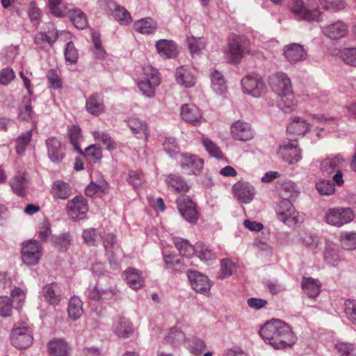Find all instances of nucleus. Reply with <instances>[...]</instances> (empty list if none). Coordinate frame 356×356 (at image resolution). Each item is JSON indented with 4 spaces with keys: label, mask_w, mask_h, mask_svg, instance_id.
I'll use <instances>...</instances> for the list:
<instances>
[{
    "label": "nucleus",
    "mask_w": 356,
    "mask_h": 356,
    "mask_svg": "<svg viewBox=\"0 0 356 356\" xmlns=\"http://www.w3.org/2000/svg\"><path fill=\"white\" fill-rule=\"evenodd\" d=\"M259 334L266 343L276 349L292 346L296 336L285 323L274 320L267 322L260 330Z\"/></svg>",
    "instance_id": "nucleus-1"
},
{
    "label": "nucleus",
    "mask_w": 356,
    "mask_h": 356,
    "mask_svg": "<svg viewBox=\"0 0 356 356\" xmlns=\"http://www.w3.org/2000/svg\"><path fill=\"white\" fill-rule=\"evenodd\" d=\"M272 87L278 95V106L285 113L293 112L296 107L291 81L284 73H277L272 79Z\"/></svg>",
    "instance_id": "nucleus-2"
},
{
    "label": "nucleus",
    "mask_w": 356,
    "mask_h": 356,
    "mask_svg": "<svg viewBox=\"0 0 356 356\" xmlns=\"http://www.w3.org/2000/svg\"><path fill=\"white\" fill-rule=\"evenodd\" d=\"M160 83V77L156 69L146 66L143 70V77L138 83L141 92L147 97L154 95L155 88Z\"/></svg>",
    "instance_id": "nucleus-3"
},
{
    "label": "nucleus",
    "mask_w": 356,
    "mask_h": 356,
    "mask_svg": "<svg viewBox=\"0 0 356 356\" xmlns=\"http://www.w3.org/2000/svg\"><path fill=\"white\" fill-rule=\"evenodd\" d=\"M324 219L328 225L339 227L350 222L354 219V213L350 208H330L326 211Z\"/></svg>",
    "instance_id": "nucleus-4"
},
{
    "label": "nucleus",
    "mask_w": 356,
    "mask_h": 356,
    "mask_svg": "<svg viewBox=\"0 0 356 356\" xmlns=\"http://www.w3.org/2000/svg\"><path fill=\"white\" fill-rule=\"evenodd\" d=\"M41 252L42 248L38 241L34 240L27 241L22 246V259L26 265H35L39 262Z\"/></svg>",
    "instance_id": "nucleus-5"
},
{
    "label": "nucleus",
    "mask_w": 356,
    "mask_h": 356,
    "mask_svg": "<svg viewBox=\"0 0 356 356\" xmlns=\"http://www.w3.org/2000/svg\"><path fill=\"white\" fill-rule=\"evenodd\" d=\"M177 207L181 216L188 222H195L198 219L197 205L188 196L183 195L178 197Z\"/></svg>",
    "instance_id": "nucleus-6"
},
{
    "label": "nucleus",
    "mask_w": 356,
    "mask_h": 356,
    "mask_svg": "<svg viewBox=\"0 0 356 356\" xmlns=\"http://www.w3.org/2000/svg\"><path fill=\"white\" fill-rule=\"evenodd\" d=\"M33 341L32 333L25 326H15L11 332V343L17 348L29 347Z\"/></svg>",
    "instance_id": "nucleus-7"
},
{
    "label": "nucleus",
    "mask_w": 356,
    "mask_h": 356,
    "mask_svg": "<svg viewBox=\"0 0 356 356\" xmlns=\"http://www.w3.org/2000/svg\"><path fill=\"white\" fill-rule=\"evenodd\" d=\"M241 84L243 92L254 97H259L265 90L264 81L260 76L256 74L245 76L241 81Z\"/></svg>",
    "instance_id": "nucleus-8"
},
{
    "label": "nucleus",
    "mask_w": 356,
    "mask_h": 356,
    "mask_svg": "<svg viewBox=\"0 0 356 356\" xmlns=\"http://www.w3.org/2000/svg\"><path fill=\"white\" fill-rule=\"evenodd\" d=\"M289 8L298 17L307 21L318 20L321 17V12L318 9H308L302 0H292Z\"/></svg>",
    "instance_id": "nucleus-9"
},
{
    "label": "nucleus",
    "mask_w": 356,
    "mask_h": 356,
    "mask_svg": "<svg viewBox=\"0 0 356 356\" xmlns=\"http://www.w3.org/2000/svg\"><path fill=\"white\" fill-rule=\"evenodd\" d=\"M180 165L188 174L198 175L203 169L204 161L195 155L185 154L181 156Z\"/></svg>",
    "instance_id": "nucleus-10"
},
{
    "label": "nucleus",
    "mask_w": 356,
    "mask_h": 356,
    "mask_svg": "<svg viewBox=\"0 0 356 356\" xmlns=\"http://www.w3.org/2000/svg\"><path fill=\"white\" fill-rule=\"evenodd\" d=\"M188 277L192 288L197 292L204 295L208 294L211 283L208 277L201 273L190 270Z\"/></svg>",
    "instance_id": "nucleus-11"
},
{
    "label": "nucleus",
    "mask_w": 356,
    "mask_h": 356,
    "mask_svg": "<svg viewBox=\"0 0 356 356\" xmlns=\"http://www.w3.org/2000/svg\"><path fill=\"white\" fill-rule=\"evenodd\" d=\"M88 211V205L86 200L81 196H76L68 201L67 212L72 218H82Z\"/></svg>",
    "instance_id": "nucleus-12"
},
{
    "label": "nucleus",
    "mask_w": 356,
    "mask_h": 356,
    "mask_svg": "<svg viewBox=\"0 0 356 356\" xmlns=\"http://www.w3.org/2000/svg\"><path fill=\"white\" fill-rule=\"evenodd\" d=\"M249 45L250 43L246 40H236L234 42L229 44L226 54L232 62H236L246 54H255V52L250 51Z\"/></svg>",
    "instance_id": "nucleus-13"
},
{
    "label": "nucleus",
    "mask_w": 356,
    "mask_h": 356,
    "mask_svg": "<svg viewBox=\"0 0 356 356\" xmlns=\"http://www.w3.org/2000/svg\"><path fill=\"white\" fill-rule=\"evenodd\" d=\"M234 197L242 203H248L254 197V191L252 186L244 181H238L233 186Z\"/></svg>",
    "instance_id": "nucleus-14"
},
{
    "label": "nucleus",
    "mask_w": 356,
    "mask_h": 356,
    "mask_svg": "<svg viewBox=\"0 0 356 356\" xmlns=\"http://www.w3.org/2000/svg\"><path fill=\"white\" fill-rule=\"evenodd\" d=\"M280 220L288 225H294L297 222V213L290 201H282L280 204Z\"/></svg>",
    "instance_id": "nucleus-15"
},
{
    "label": "nucleus",
    "mask_w": 356,
    "mask_h": 356,
    "mask_svg": "<svg viewBox=\"0 0 356 356\" xmlns=\"http://www.w3.org/2000/svg\"><path fill=\"white\" fill-rule=\"evenodd\" d=\"M348 26L341 21L335 22L324 29V33L332 40H339L347 35Z\"/></svg>",
    "instance_id": "nucleus-16"
},
{
    "label": "nucleus",
    "mask_w": 356,
    "mask_h": 356,
    "mask_svg": "<svg viewBox=\"0 0 356 356\" xmlns=\"http://www.w3.org/2000/svg\"><path fill=\"white\" fill-rule=\"evenodd\" d=\"M279 154L289 163H297L301 159L300 150L296 145L289 143H283L279 148Z\"/></svg>",
    "instance_id": "nucleus-17"
},
{
    "label": "nucleus",
    "mask_w": 356,
    "mask_h": 356,
    "mask_svg": "<svg viewBox=\"0 0 356 356\" xmlns=\"http://www.w3.org/2000/svg\"><path fill=\"white\" fill-rule=\"evenodd\" d=\"M285 58L291 63H296L304 60L307 57V53L302 45L291 44L284 49Z\"/></svg>",
    "instance_id": "nucleus-18"
},
{
    "label": "nucleus",
    "mask_w": 356,
    "mask_h": 356,
    "mask_svg": "<svg viewBox=\"0 0 356 356\" xmlns=\"http://www.w3.org/2000/svg\"><path fill=\"white\" fill-rule=\"evenodd\" d=\"M49 356H68L67 343L61 339H54L47 344Z\"/></svg>",
    "instance_id": "nucleus-19"
},
{
    "label": "nucleus",
    "mask_w": 356,
    "mask_h": 356,
    "mask_svg": "<svg viewBox=\"0 0 356 356\" xmlns=\"http://www.w3.org/2000/svg\"><path fill=\"white\" fill-rule=\"evenodd\" d=\"M173 241L181 256L190 259L196 255V248L188 240L176 237L174 238Z\"/></svg>",
    "instance_id": "nucleus-20"
},
{
    "label": "nucleus",
    "mask_w": 356,
    "mask_h": 356,
    "mask_svg": "<svg viewBox=\"0 0 356 356\" xmlns=\"http://www.w3.org/2000/svg\"><path fill=\"white\" fill-rule=\"evenodd\" d=\"M106 8L113 12V17L121 24H128L131 22V17L128 11L123 7L117 6L114 2L109 1L104 2Z\"/></svg>",
    "instance_id": "nucleus-21"
},
{
    "label": "nucleus",
    "mask_w": 356,
    "mask_h": 356,
    "mask_svg": "<svg viewBox=\"0 0 356 356\" xmlns=\"http://www.w3.org/2000/svg\"><path fill=\"white\" fill-rule=\"evenodd\" d=\"M181 115L185 121L193 124H199L202 119L200 110L193 104L183 106L181 110Z\"/></svg>",
    "instance_id": "nucleus-22"
},
{
    "label": "nucleus",
    "mask_w": 356,
    "mask_h": 356,
    "mask_svg": "<svg viewBox=\"0 0 356 356\" xmlns=\"http://www.w3.org/2000/svg\"><path fill=\"white\" fill-rule=\"evenodd\" d=\"M233 136L240 140H248L252 138L250 127L245 122L237 121L232 127Z\"/></svg>",
    "instance_id": "nucleus-23"
},
{
    "label": "nucleus",
    "mask_w": 356,
    "mask_h": 356,
    "mask_svg": "<svg viewBox=\"0 0 356 356\" xmlns=\"http://www.w3.org/2000/svg\"><path fill=\"white\" fill-rule=\"evenodd\" d=\"M176 80L179 85L186 88L193 86L196 81L193 73L184 67H180L177 70Z\"/></svg>",
    "instance_id": "nucleus-24"
},
{
    "label": "nucleus",
    "mask_w": 356,
    "mask_h": 356,
    "mask_svg": "<svg viewBox=\"0 0 356 356\" xmlns=\"http://www.w3.org/2000/svg\"><path fill=\"white\" fill-rule=\"evenodd\" d=\"M48 155L53 162H58L62 160L63 154L60 142L56 138H49L47 140Z\"/></svg>",
    "instance_id": "nucleus-25"
},
{
    "label": "nucleus",
    "mask_w": 356,
    "mask_h": 356,
    "mask_svg": "<svg viewBox=\"0 0 356 356\" xmlns=\"http://www.w3.org/2000/svg\"><path fill=\"white\" fill-rule=\"evenodd\" d=\"M156 47L158 53L163 57H173L177 53V45L172 40H160L156 42Z\"/></svg>",
    "instance_id": "nucleus-26"
},
{
    "label": "nucleus",
    "mask_w": 356,
    "mask_h": 356,
    "mask_svg": "<svg viewBox=\"0 0 356 356\" xmlns=\"http://www.w3.org/2000/svg\"><path fill=\"white\" fill-rule=\"evenodd\" d=\"M114 332L122 337H129L134 332L132 323L124 318H119L114 321L113 324Z\"/></svg>",
    "instance_id": "nucleus-27"
},
{
    "label": "nucleus",
    "mask_w": 356,
    "mask_h": 356,
    "mask_svg": "<svg viewBox=\"0 0 356 356\" xmlns=\"http://www.w3.org/2000/svg\"><path fill=\"white\" fill-rule=\"evenodd\" d=\"M51 193L55 198L65 200L70 196L71 188L67 183L59 180L51 185Z\"/></svg>",
    "instance_id": "nucleus-28"
},
{
    "label": "nucleus",
    "mask_w": 356,
    "mask_h": 356,
    "mask_svg": "<svg viewBox=\"0 0 356 356\" xmlns=\"http://www.w3.org/2000/svg\"><path fill=\"white\" fill-rule=\"evenodd\" d=\"M308 129L309 124L300 118L291 120L287 127V131L290 134L296 136L305 134Z\"/></svg>",
    "instance_id": "nucleus-29"
},
{
    "label": "nucleus",
    "mask_w": 356,
    "mask_h": 356,
    "mask_svg": "<svg viewBox=\"0 0 356 356\" xmlns=\"http://www.w3.org/2000/svg\"><path fill=\"white\" fill-rule=\"evenodd\" d=\"M124 275L127 284L131 288L137 289L143 285V279L136 269L129 268L124 272Z\"/></svg>",
    "instance_id": "nucleus-30"
},
{
    "label": "nucleus",
    "mask_w": 356,
    "mask_h": 356,
    "mask_svg": "<svg viewBox=\"0 0 356 356\" xmlns=\"http://www.w3.org/2000/svg\"><path fill=\"white\" fill-rule=\"evenodd\" d=\"M135 30L142 34H151L156 29V23L152 18H143L134 23Z\"/></svg>",
    "instance_id": "nucleus-31"
},
{
    "label": "nucleus",
    "mask_w": 356,
    "mask_h": 356,
    "mask_svg": "<svg viewBox=\"0 0 356 356\" xmlns=\"http://www.w3.org/2000/svg\"><path fill=\"white\" fill-rule=\"evenodd\" d=\"M343 162L344 160L340 156L326 159L322 162L321 169L325 173L332 174L338 171L343 165Z\"/></svg>",
    "instance_id": "nucleus-32"
},
{
    "label": "nucleus",
    "mask_w": 356,
    "mask_h": 356,
    "mask_svg": "<svg viewBox=\"0 0 356 356\" xmlns=\"http://www.w3.org/2000/svg\"><path fill=\"white\" fill-rule=\"evenodd\" d=\"M129 126L132 130L133 133L138 138L147 139V126L144 121H142L138 118H133L129 120Z\"/></svg>",
    "instance_id": "nucleus-33"
},
{
    "label": "nucleus",
    "mask_w": 356,
    "mask_h": 356,
    "mask_svg": "<svg viewBox=\"0 0 356 356\" xmlns=\"http://www.w3.org/2000/svg\"><path fill=\"white\" fill-rule=\"evenodd\" d=\"M69 317L73 320L79 319L83 314V303L82 301L78 297L71 298L68 309H67Z\"/></svg>",
    "instance_id": "nucleus-34"
},
{
    "label": "nucleus",
    "mask_w": 356,
    "mask_h": 356,
    "mask_svg": "<svg viewBox=\"0 0 356 356\" xmlns=\"http://www.w3.org/2000/svg\"><path fill=\"white\" fill-rule=\"evenodd\" d=\"M302 289L309 297H315L321 291V284L316 280L312 278H304Z\"/></svg>",
    "instance_id": "nucleus-35"
},
{
    "label": "nucleus",
    "mask_w": 356,
    "mask_h": 356,
    "mask_svg": "<svg viewBox=\"0 0 356 356\" xmlns=\"http://www.w3.org/2000/svg\"><path fill=\"white\" fill-rule=\"evenodd\" d=\"M167 181L177 193H186L190 188L189 185L179 177L170 175L168 177Z\"/></svg>",
    "instance_id": "nucleus-36"
},
{
    "label": "nucleus",
    "mask_w": 356,
    "mask_h": 356,
    "mask_svg": "<svg viewBox=\"0 0 356 356\" xmlns=\"http://www.w3.org/2000/svg\"><path fill=\"white\" fill-rule=\"evenodd\" d=\"M19 118L22 120L29 121L32 119L33 111L31 106V102L29 98H24L22 104L19 109Z\"/></svg>",
    "instance_id": "nucleus-37"
},
{
    "label": "nucleus",
    "mask_w": 356,
    "mask_h": 356,
    "mask_svg": "<svg viewBox=\"0 0 356 356\" xmlns=\"http://www.w3.org/2000/svg\"><path fill=\"white\" fill-rule=\"evenodd\" d=\"M58 38V31L54 26H51L48 32H40L35 36L36 42L38 43L47 42L53 44Z\"/></svg>",
    "instance_id": "nucleus-38"
},
{
    "label": "nucleus",
    "mask_w": 356,
    "mask_h": 356,
    "mask_svg": "<svg viewBox=\"0 0 356 356\" xmlns=\"http://www.w3.org/2000/svg\"><path fill=\"white\" fill-rule=\"evenodd\" d=\"M212 88L217 93H222L226 90V86L222 75L218 71L214 70L211 74Z\"/></svg>",
    "instance_id": "nucleus-39"
},
{
    "label": "nucleus",
    "mask_w": 356,
    "mask_h": 356,
    "mask_svg": "<svg viewBox=\"0 0 356 356\" xmlns=\"http://www.w3.org/2000/svg\"><path fill=\"white\" fill-rule=\"evenodd\" d=\"M70 19L73 24L79 29H83L88 26V20L84 13L80 10L71 11Z\"/></svg>",
    "instance_id": "nucleus-40"
},
{
    "label": "nucleus",
    "mask_w": 356,
    "mask_h": 356,
    "mask_svg": "<svg viewBox=\"0 0 356 356\" xmlns=\"http://www.w3.org/2000/svg\"><path fill=\"white\" fill-rule=\"evenodd\" d=\"M86 108L90 113L97 115L104 111V105L98 97L92 96L87 100Z\"/></svg>",
    "instance_id": "nucleus-41"
},
{
    "label": "nucleus",
    "mask_w": 356,
    "mask_h": 356,
    "mask_svg": "<svg viewBox=\"0 0 356 356\" xmlns=\"http://www.w3.org/2000/svg\"><path fill=\"white\" fill-rule=\"evenodd\" d=\"M334 349L339 356H356V348L353 345L345 342H337Z\"/></svg>",
    "instance_id": "nucleus-42"
},
{
    "label": "nucleus",
    "mask_w": 356,
    "mask_h": 356,
    "mask_svg": "<svg viewBox=\"0 0 356 356\" xmlns=\"http://www.w3.org/2000/svg\"><path fill=\"white\" fill-rule=\"evenodd\" d=\"M166 342L173 346H178L185 339L184 334L178 330H170L165 338Z\"/></svg>",
    "instance_id": "nucleus-43"
},
{
    "label": "nucleus",
    "mask_w": 356,
    "mask_h": 356,
    "mask_svg": "<svg viewBox=\"0 0 356 356\" xmlns=\"http://www.w3.org/2000/svg\"><path fill=\"white\" fill-rule=\"evenodd\" d=\"M340 57L347 65L356 67V47L343 49Z\"/></svg>",
    "instance_id": "nucleus-44"
},
{
    "label": "nucleus",
    "mask_w": 356,
    "mask_h": 356,
    "mask_svg": "<svg viewBox=\"0 0 356 356\" xmlns=\"http://www.w3.org/2000/svg\"><path fill=\"white\" fill-rule=\"evenodd\" d=\"M44 296L46 300L51 305H58L60 300V293L51 284H48L44 286Z\"/></svg>",
    "instance_id": "nucleus-45"
},
{
    "label": "nucleus",
    "mask_w": 356,
    "mask_h": 356,
    "mask_svg": "<svg viewBox=\"0 0 356 356\" xmlns=\"http://www.w3.org/2000/svg\"><path fill=\"white\" fill-rule=\"evenodd\" d=\"M32 137L31 131H26L22 133L17 139L16 151L17 154H22L25 151L27 145L31 141Z\"/></svg>",
    "instance_id": "nucleus-46"
},
{
    "label": "nucleus",
    "mask_w": 356,
    "mask_h": 356,
    "mask_svg": "<svg viewBox=\"0 0 356 356\" xmlns=\"http://www.w3.org/2000/svg\"><path fill=\"white\" fill-rule=\"evenodd\" d=\"M108 188V184L104 180H102L99 184L92 182L86 188V193L88 196H93L106 191Z\"/></svg>",
    "instance_id": "nucleus-47"
},
{
    "label": "nucleus",
    "mask_w": 356,
    "mask_h": 356,
    "mask_svg": "<svg viewBox=\"0 0 356 356\" xmlns=\"http://www.w3.org/2000/svg\"><path fill=\"white\" fill-rule=\"evenodd\" d=\"M322 7L327 10L338 11L345 8L344 0H319Z\"/></svg>",
    "instance_id": "nucleus-48"
},
{
    "label": "nucleus",
    "mask_w": 356,
    "mask_h": 356,
    "mask_svg": "<svg viewBox=\"0 0 356 356\" xmlns=\"http://www.w3.org/2000/svg\"><path fill=\"white\" fill-rule=\"evenodd\" d=\"M188 42L192 55L199 54L205 47V43L200 38L191 37L188 39Z\"/></svg>",
    "instance_id": "nucleus-49"
},
{
    "label": "nucleus",
    "mask_w": 356,
    "mask_h": 356,
    "mask_svg": "<svg viewBox=\"0 0 356 356\" xmlns=\"http://www.w3.org/2000/svg\"><path fill=\"white\" fill-rule=\"evenodd\" d=\"M13 312V303L10 298L0 296V315L2 317L10 316Z\"/></svg>",
    "instance_id": "nucleus-50"
},
{
    "label": "nucleus",
    "mask_w": 356,
    "mask_h": 356,
    "mask_svg": "<svg viewBox=\"0 0 356 356\" xmlns=\"http://www.w3.org/2000/svg\"><path fill=\"white\" fill-rule=\"evenodd\" d=\"M202 143L205 147L208 153L214 158H221L222 156V153L219 149V147L210 139L204 138L202 139Z\"/></svg>",
    "instance_id": "nucleus-51"
},
{
    "label": "nucleus",
    "mask_w": 356,
    "mask_h": 356,
    "mask_svg": "<svg viewBox=\"0 0 356 356\" xmlns=\"http://www.w3.org/2000/svg\"><path fill=\"white\" fill-rule=\"evenodd\" d=\"M341 245L347 250L356 249V233H344L341 237Z\"/></svg>",
    "instance_id": "nucleus-52"
},
{
    "label": "nucleus",
    "mask_w": 356,
    "mask_h": 356,
    "mask_svg": "<svg viewBox=\"0 0 356 356\" xmlns=\"http://www.w3.org/2000/svg\"><path fill=\"white\" fill-rule=\"evenodd\" d=\"M25 181V177L22 175L16 176L11 179V187L17 195H21L24 193Z\"/></svg>",
    "instance_id": "nucleus-53"
},
{
    "label": "nucleus",
    "mask_w": 356,
    "mask_h": 356,
    "mask_svg": "<svg viewBox=\"0 0 356 356\" xmlns=\"http://www.w3.org/2000/svg\"><path fill=\"white\" fill-rule=\"evenodd\" d=\"M199 249L198 257L201 260L209 261L215 259L213 251L202 243H197L196 250Z\"/></svg>",
    "instance_id": "nucleus-54"
},
{
    "label": "nucleus",
    "mask_w": 356,
    "mask_h": 356,
    "mask_svg": "<svg viewBox=\"0 0 356 356\" xmlns=\"http://www.w3.org/2000/svg\"><path fill=\"white\" fill-rule=\"evenodd\" d=\"M28 14L34 25L38 26L41 20L42 13L35 2H31L29 4Z\"/></svg>",
    "instance_id": "nucleus-55"
},
{
    "label": "nucleus",
    "mask_w": 356,
    "mask_h": 356,
    "mask_svg": "<svg viewBox=\"0 0 356 356\" xmlns=\"http://www.w3.org/2000/svg\"><path fill=\"white\" fill-rule=\"evenodd\" d=\"M93 136L96 141L102 143L107 149H111L115 147V143L108 134L95 131L93 132Z\"/></svg>",
    "instance_id": "nucleus-56"
},
{
    "label": "nucleus",
    "mask_w": 356,
    "mask_h": 356,
    "mask_svg": "<svg viewBox=\"0 0 356 356\" xmlns=\"http://www.w3.org/2000/svg\"><path fill=\"white\" fill-rule=\"evenodd\" d=\"M318 191L324 195H330L334 193L335 189L330 181L321 180L316 184Z\"/></svg>",
    "instance_id": "nucleus-57"
},
{
    "label": "nucleus",
    "mask_w": 356,
    "mask_h": 356,
    "mask_svg": "<svg viewBox=\"0 0 356 356\" xmlns=\"http://www.w3.org/2000/svg\"><path fill=\"white\" fill-rule=\"evenodd\" d=\"M295 190L292 184H284L279 188V195L283 199V201L289 200L294 196Z\"/></svg>",
    "instance_id": "nucleus-58"
},
{
    "label": "nucleus",
    "mask_w": 356,
    "mask_h": 356,
    "mask_svg": "<svg viewBox=\"0 0 356 356\" xmlns=\"http://www.w3.org/2000/svg\"><path fill=\"white\" fill-rule=\"evenodd\" d=\"M345 314L350 321L356 324V301L347 300L345 302Z\"/></svg>",
    "instance_id": "nucleus-59"
},
{
    "label": "nucleus",
    "mask_w": 356,
    "mask_h": 356,
    "mask_svg": "<svg viewBox=\"0 0 356 356\" xmlns=\"http://www.w3.org/2000/svg\"><path fill=\"white\" fill-rule=\"evenodd\" d=\"M69 137L71 143L74 146L75 149L82 154L81 149L78 146V142L81 137V129L78 126H72L70 129Z\"/></svg>",
    "instance_id": "nucleus-60"
},
{
    "label": "nucleus",
    "mask_w": 356,
    "mask_h": 356,
    "mask_svg": "<svg viewBox=\"0 0 356 356\" xmlns=\"http://www.w3.org/2000/svg\"><path fill=\"white\" fill-rule=\"evenodd\" d=\"M65 57L67 62L70 63H75L78 59V54L74 44L71 42H68L65 51Z\"/></svg>",
    "instance_id": "nucleus-61"
},
{
    "label": "nucleus",
    "mask_w": 356,
    "mask_h": 356,
    "mask_svg": "<svg viewBox=\"0 0 356 356\" xmlns=\"http://www.w3.org/2000/svg\"><path fill=\"white\" fill-rule=\"evenodd\" d=\"M205 348L206 345L201 339L194 338L190 341L189 349L195 355H200Z\"/></svg>",
    "instance_id": "nucleus-62"
},
{
    "label": "nucleus",
    "mask_w": 356,
    "mask_h": 356,
    "mask_svg": "<svg viewBox=\"0 0 356 356\" xmlns=\"http://www.w3.org/2000/svg\"><path fill=\"white\" fill-rule=\"evenodd\" d=\"M15 77V74L11 68H5L0 72V83L3 86L9 84Z\"/></svg>",
    "instance_id": "nucleus-63"
},
{
    "label": "nucleus",
    "mask_w": 356,
    "mask_h": 356,
    "mask_svg": "<svg viewBox=\"0 0 356 356\" xmlns=\"http://www.w3.org/2000/svg\"><path fill=\"white\" fill-rule=\"evenodd\" d=\"M236 271L235 264L229 259H224L221 262V276L232 275Z\"/></svg>",
    "instance_id": "nucleus-64"
}]
</instances>
